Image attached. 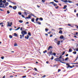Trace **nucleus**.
<instances>
[{
    "label": "nucleus",
    "instance_id": "nucleus-38",
    "mask_svg": "<svg viewBox=\"0 0 78 78\" xmlns=\"http://www.w3.org/2000/svg\"><path fill=\"white\" fill-rule=\"evenodd\" d=\"M48 53H49V54H50V55L52 54V51H51L50 52H48Z\"/></svg>",
    "mask_w": 78,
    "mask_h": 78
},
{
    "label": "nucleus",
    "instance_id": "nucleus-43",
    "mask_svg": "<svg viewBox=\"0 0 78 78\" xmlns=\"http://www.w3.org/2000/svg\"><path fill=\"white\" fill-rule=\"evenodd\" d=\"M68 2H69V3H73V2H72V1H68Z\"/></svg>",
    "mask_w": 78,
    "mask_h": 78
},
{
    "label": "nucleus",
    "instance_id": "nucleus-10",
    "mask_svg": "<svg viewBox=\"0 0 78 78\" xmlns=\"http://www.w3.org/2000/svg\"><path fill=\"white\" fill-rule=\"evenodd\" d=\"M50 48H53V47H52V46H49L48 48V50H50Z\"/></svg>",
    "mask_w": 78,
    "mask_h": 78
},
{
    "label": "nucleus",
    "instance_id": "nucleus-58",
    "mask_svg": "<svg viewBox=\"0 0 78 78\" xmlns=\"http://www.w3.org/2000/svg\"><path fill=\"white\" fill-rule=\"evenodd\" d=\"M45 76H45V75H44L43 76V78H45Z\"/></svg>",
    "mask_w": 78,
    "mask_h": 78
},
{
    "label": "nucleus",
    "instance_id": "nucleus-7",
    "mask_svg": "<svg viewBox=\"0 0 78 78\" xmlns=\"http://www.w3.org/2000/svg\"><path fill=\"white\" fill-rule=\"evenodd\" d=\"M61 1H62V2H64V3L68 2V1H67V0H61Z\"/></svg>",
    "mask_w": 78,
    "mask_h": 78
},
{
    "label": "nucleus",
    "instance_id": "nucleus-19",
    "mask_svg": "<svg viewBox=\"0 0 78 78\" xmlns=\"http://www.w3.org/2000/svg\"><path fill=\"white\" fill-rule=\"evenodd\" d=\"M57 43V45H60V41H58V42H57V43Z\"/></svg>",
    "mask_w": 78,
    "mask_h": 78
},
{
    "label": "nucleus",
    "instance_id": "nucleus-57",
    "mask_svg": "<svg viewBox=\"0 0 78 78\" xmlns=\"http://www.w3.org/2000/svg\"><path fill=\"white\" fill-rule=\"evenodd\" d=\"M9 7H10V8H13L12 6H11V5H9Z\"/></svg>",
    "mask_w": 78,
    "mask_h": 78
},
{
    "label": "nucleus",
    "instance_id": "nucleus-25",
    "mask_svg": "<svg viewBox=\"0 0 78 78\" xmlns=\"http://www.w3.org/2000/svg\"><path fill=\"white\" fill-rule=\"evenodd\" d=\"M54 59V57L53 56H52L51 58V60H53Z\"/></svg>",
    "mask_w": 78,
    "mask_h": 78
},
{
    "label": "nucleus",
    "instance_id": "nucleus-4",
    "mask_svg": "<svg viewBox=\"0 0 78 78\" xmlns=\"http://www.w3.org/2000/svg\"><path fill=\"white\" fill-rule=\"evenodd\" d=\"M66 66H67V69H69V67L71 68H73V66H70V65H69V64H68V63H66Z\"/></svg>",
    "mask_w": 78,
    "mask_h": 78
},
{
    "label": "nucleus",
    "instance_id": "nucleus-17",
    "mask_svg": "<svg viewBox=\"0 0 78 78\" xmlns=\"http://www.w3.org/2000/svg\"><path fill=\"white\" fill-rule=\"evenodd\" d=\"M11 3H12V4H13V5H16V3L15 2H10Z\"/></svg>",
    "mask_w": 78,
    "mask_h": 78
},
{
    "label": "nucleus",
    "instance_id": "nucleus-56",
    "mask_svg": "<svg viewBox=\"0 0 78 78\" xmlns=\"http://www.w3.org/2000/svg\"><path fill=\"white\" fill-rule=\"evenodd\" d=\"M45 1L44 0H41V2H43V3H44V2H45Z\"/></svg>",
    "mask_w": 78,
    "mask_h": 78
},
{
    "label": "nucleus",
    "instance_id": "nucleus-9",
    "mask_svg": "<svg viewBox=\"0 0 78 78\" xmlns=\"http://www.w3.org/2000/svg\"><path fill=\"white\" fill-rule=\"evenodd\" d=\"M28 12V11L27 10H26L25 12H24V14L25 15H26V16H27V14H28V12Z\"/></svg>",
    "mask_w": 78,
    "mask_h": 78
},
{
    "label": "nucleus",
    "instance_id": "nucleus-62",
    "mask_svg": "<svg viewBox=\"0 0 78 78\" xmlns=\"http://www.w3.org/2000/svg\"><path fill=\"white\" fill-rule=\"evenodd\" d=\"M60 71H61V69H58V72H60Z\"/></svg>",
    "mask_w": 78,
    "mask_h": 78
},
{
    "label": "nucleus",
    "instance_id": "nucleus-31",
    "mask_svg": "<svg viewBox=\"0 0 78 78\" xmlns=\"http://www.w3.org/2000/svg\"><path fill=\"white\" fill-rule=\"evenodd\" d=\"M39 20H43V18H39Z\"/></svg>",
    "mask_w": 78,
    "mask_h": 78
},
{
    "label": "nucleus",
    "instance_id": "nucleus-1",
    "mask_svg": "<svg viewBox=\"0 0 78 78\" xmlns=\"http://www.w3.org/2000/svg\"><path fill=\"white\" fill-rule=\"evenodd\" d=\"M49 3H50L49 5H50L51 4L50 3H51L52 5H53L54 6H58V5H57V4L55 3L54 2H50Z\"/></svg>",
    "mask_w": 78,
    "mask_h": 78
},
{
    "label": "nucleus",
    "instance_id": "nucleus-60",
    "mask_svg": "<svg viewBox=\"0 0 78 78\" xmlns=\"http://www.w3.org/2000/svg\"><path fill=\"white\" fill-rule=\"evenodd\" d=\"M22 28H23V27H21L20 29L21 31H22Z\"/></svg>",
    "mask_w": 78,
    "mask_h": 78
},
{
    "label": "nucleus",
    "instance_id": "nucleus-13",
    "mask_svg": "<svg viewBox=\"0 0 78 78\" xmlns=\"http://www.w3.org/2000/svg\"><path fill=\"white\" fill-rule=\"evenodd\" d=\"M29 37H30V36H28V35H27V37L26 36H25V39H28V38H29Z\"/></svg>",
    "mask_w": 78,
    "mask_h": 78
},
{
    "label": "nucleus",
    "instance_id": "nucleus-52",
    "mask_svg": "<svg viewBox=\"0 0 78 78\" xmlns=\"http://www.w3.org/2000/svg\"><path fill=\"white\" fill-rule=\"evenodd\" d=\"M20 39H22V35H20Z\"/></svg>",
    "mask_w": 78,
    "mask_h": 78
},
{
    "label": "nucleus",
    "instance_id": "nucleus-2",
    "mask_svg": "<svg viewBox=\"0 0 78 78\" xmlns=\"http://www.w3.org/2000/svg\"><path fill=\"white\" fill-rule=\"evenodd\" d=\"M21 33L22 34H24L25 35V34H27V32L24 30H22Z\"/></svg>",
    "mask_w": 78,
    "mask_h": 78
},
{
    "label": "nucleus",
    "instance_id": "nucleus-51",
    "mask_svg": "<svg viewBox=\"0 0 78 78\" xmlns=\"http://www.w3.org/2000/svg\"><path fill=\"white\" fill-rule=\"evenodd\" d=\"M65 54V52H63L62 53V55H64Z\"/></svg>",
    "mask_w": 78,
    "mask_h": 78
},
{
    "label": "nucleus",
    "instance_id": "nucleus-23",
    "mask_svg": "<svg viewBox=\"0 0 78 78\" xmlns=\"http://www.w3.org/2000/svg\"><path fill=\"white\" fill-rule=\"evenodd\" d=\"M30 15L31 16H33L34 17H36V18H37V17H36V16H34V14H33L32 13H31L30 14Z\"/></svg>",
    "mask_w": 78,
    "mask_h": 78
},
{
    "label": "nucleus",
    "instance_id": "nucleus-3",
    "mask_svg": "<svg viewBox=\"0 0 78 78\" xmlns=\"http://www.w3.org/2000/svg\"><path fill=\"white\" fill-rule=\"evenodd\" d=\"M6 0H4V1H2V0H0V4H1V3L3 4V3H6Z\"/></svg>",
    "mask_w": 78,
    "mask_h": 78
},
{
    "label": "nucleus",
    "instance_id": "nucleus-61",
    "mask_svg": "<svg viewBox=\"0 0 78 78\" xmlns=\"http://www.w3.org/2000/svg\"><path fill=\"white\" fill-rule=\"evenodd\" d=\"M68 26H69V27L71 26V25L70 24H68Z\"/></svg>",
    "mask_w": 78,
    "mask_h": 78
},
{
    "label": "nucleus",
    "instance_id": "nucleus-28",
    "mask_svg": "<svg viewBox=\"0 0 78 78\" xmlns=\"http://www.w3.org/2000/svg\"><path fill=\"white\" fill-rule=\"evenodd\" d=\"M8 2H6L5 4V6H8Z\"/></svg>",
    "mask_w": 78,
    "mask_h": 78
},
{
    "label": "nucleus",
    "instance_id": "nucleus-14",
    "mask_svg": "<svg viewBox=\"0 0 78 78\" xmlns=\"http://www.w3.org/2000/svg\"><path fill=\"white\" fill-rule=\"evenodd\" d=\"M31 17V16H30V15H28V17H26V18L27 19H30Z\"/></svg>",
    "mask_w": 78,
    "mask_h": 78
},
{
    "label": "nucleus",
    "instance_id": "nucleus-33",
    "mask_svg": "<svg viewBox=\"0 0 78 78\" xmlns=\"http://www.w3.org/2000/svg\"><path fill=\"white\" fill-rule=\"evenodd\" d=\"M19 22H20V23H22V22H23V20H20L19 21Z\"/></svg>",
    "mask_w": 78,
    "mask_h": 78
},
{
    "label": "nucleus",
    "instance_id": "nucleus-37",
    "mask_svg": "<svg viewBox=\"0 0 78 78\" xmlns=\"http://www.w3.org/2000/svg\"><path fill=\"white\" fill-rule=\"evenodd\" d=\"M38 20H39V18H37L36 19V21L37 22V21H38Z\"/></svg>",
    "mask_w": 78,
    "mask_h": 78
},
{
    "label": "nucleus",
    "instance_id": "nucleus-40",
    "mask_svg": "<svg viewBox=\"0 0 78 78\" xmlns=\"http://www.w3.org/2000/svg\"><path fill=\"white\" fill-rule=\"evenodd\" d=\"M14 47H16V46H17V44L15 43L14 44Z\"/></svg>",
    "mask_w": 78,
    "mask_h": 78
},
{
    "label": "nucleus",
    "instance_id": "nucleus-26",
    "mask_svg": "<svg viewBox=\"0 0 78 78\" xmlns=\"http://www.w3.org/2000/svg\"><path fill=\"white\" fill-rule=\"evenodd\" d=\"M20 27H19L17 29H15V31H17V30H19V29H20Z\"/></svg>",
    "mask_w": 78,
    "mask_h": 78
},
{
    "label": "nucleus",
    "instance_id": "nucleus-16",
    "mask_svg": "<svg viewBox=\"0 0 78 78\" xmlns=\"http://www.w3.org/2000/svg\"><path fill=\"white\" fill-rule=\"evenodd\" d=\"M60 38L61 39H64V36H61L60 37Z\"/></svg>",
    "mask_w": 78,
    "mask_h": 78
},
{
    "label": "nucleus",
    "instance_id": "nucleus-53",
    "mask_svg": "<svg viewBox=\"0 0 78 78\" xmlns=\"http://www.w3.org/2000/svg\"><path fill=\"white\" fill-rule=\"evenodd\" d=\"M53 55H54V56H55L56 55V54L55 53H53Z\"/></svg>",
    "mask_w": 78,
    "mask_h": 78
},
{
    "label": "nucleus",
    "instance_id": "nucleus-49",
    "mask_svg": "<svg viewBox=\"0 0 78 78\" xmlns=\"http://www.w3.org/2000/svg\"><path fill=\"white\" fill-rule=\"evenodd\" d=\"M62 56V55H60V57H59V59H61V58H62V57H61Z\"/></svg>",
    "mask_w": 78,
    "mask_h": 78
},
{
    "label": "nucleus",
    "instance_id": "nucleus-24",
    "mask_svg": "<svg viewBox=\"0 0 78 78\" xmlns=\"http://www.w3.org/2000/svg\"><path fill=\"white\" fill-rule=\"evenodd\" d=\"M14 36H17L18 35H17V34L15 33H14Z\"/></svg>",
    "mask_w": 78,
    "mask_h": 78
},
{
    "label": "nucleus",
    "instance_id": "nucleus-46",
    "mask_svg": "<svg viewBox=\"0 0 78 78\" xmlns=\"http://www.w3.org/2000/svg\"><path fill=\"white\" fill-rule=\"evenodd\" d=\"M77 59H78V55H77L76 59L75 60V61H76V60H77Z\"/></svg>",
    "mask_w": 78,
    "mask_h": 78
},
{
    "label": "nucleus",
    "instance_id": "nucleus-8",
    "mask_svg": "<svg viewBox=\"0 0 78 78\" xmlns=\"http://www.w3.org/2000/svg\"><path fill=\"white\" fill-rule=\"evenodd\" d=\"M54 60L55 61H60V59L58 58H55Z\"/></svg>",
    "mask_w": 78,
    "mask_h": 78
},
{
    "label": "nucleus",
    "instance_id": "nucleus-27",
    "mask_svg": "<svg viewBox=\"0 0 78 78\" xmlns=\"http://www.w3.org/2000/svg\"><path fill=\"white\" fill-rule=\"evenodd\" d=\"M55 2H56V3H59V2H58V1H56V0H53Z\"/></svg>",
    "mask_w": 78,
    "mask_h": 78
},
{
    "label": "nucleus",
    "instance_id": "nucleus-42",
    "mask_svg": "<svg viewBox=\"0 0 78 78\" xmlns=\"http://www.w3.org/2000/svg\"><path fill=\"white\" fill-rule=\"evenodd\" d=\"M55 9H58L59 8V6H57V7H55Z\"/></svg>",
    "mask_w": 78,
    "mask_h": 78
},
{
    "label": "nucleus",
    "instance_id": "nucleus-18",
    "mask_svg": "<svg viewBox=\"0 0 78 78\" xmlns=\"http://www.w3.org/2000/svg\"><path fill=\"white\" fill-rule=\"evenodd\" d=\"M67 5H65V6H64V7H63V9H66V7H67Z\"/></svg>",
    "mask_w": 78,
    "mask_h": 78
},
{
    "label": "nucleus",
    "instance_id": "nucleus-12",
    "mask_svg": "<svg viewBox=\"0 0 78 78\" xmlns=\"http://www.w3.org/2000/svg\"><path fill=\"white\" fill-rule=\"evenodd\" d=\"M31 20L32 22L36 23L35 22H34V18H33L32 19H31Z\"/></svg>",
    "mask_w": 78,
    "mask_h": 78
},
{
    "label": "nucleus",
    "instance_id": "nucleus-11",
    "mask_svg": "<svg viewBox=\"0 0 78 78\" xmlns=\"http://www.w3.org/2000/svg\"><path fill=\"white\" fill-rule=\"evenodd\" d=\"M2 4H0V8H6V7L4 6H2Z\"/></svg>",
    "mask_w": 78,
    "mask_h": 78
},
{
    "label": "nucleus",
    "instance_id": "nucleus-44",
    "mask_svg": "<svg viewBox=\"0 0 78 78\" xmlns=\"http://www.w3.org/2000/svg\"><path fill=\"white\" fill-rule=\"evenodd\" d=\"M18 14L19 15H21V14H22V13H21L20 12H18Z\"/></svg>",
    "mask_w": 78,
    "mask_h": 78
},
{
    "label": "nucleus",
    "instance_id": "nucleus-48",
    "mask_svg": "<svg viewBox=\"0 0 78 78\" xmlns=\"http://www.w3.org/2000/svg\"><path fill=\"white\" fill-rule=\"evenodd\" d=\"M7 13H8V14H9L10 13V12L9 11V10H8L7 11Z\"/></svg>",
    "mask_w": 78,
    "mask_h": 78
},
{
    "label": "nucleus",
    "instance_id": "nucleus-36",
    "mask_svg": "<svg viewBox=\"0 0 78 78\" xmlns=\"http://www.w3.org/2000/svg\"><path fill=\"white\" fill-rule=\"evenodd\" d=\"M47 50H46L44 51L43 52V53H47Z\"/></svg>",
    "mask_w": 78,
    "mask_h": 78
},
{
    "label": "nucleus",
    "instance_id": "nucleus-64",
    "mask_svg": "<svg viewBox=\"0 0 78 78\" xmlns=\"http://www.w3.org/2000/svg\"><path fill=\"white\" fill-rule=\"evenodd\" d=\"M2 78H5V76H4Z\"/></svg>",
    "mask_w": 78,
    "mask_h": 78
},
{
    "label": "nucleus",
    "instance_id": "nucleus-20",
    "mask_svg": "<svg viewBox=\"0 0 78 78\" xmlns=\"http://www.w3.org/2000/svg\"><path fill=\"white\" fill-rule=\"evenodd\" d=\"M72 50L71 48H69V52H72Z\"/></svg>",
    "mask_w": 78,
    "mask_h": 78
},
{
    "label": "nucleus",
    "instance_id": "nucleus-59",
    "mask_svg": "<svg viewBox=\"0 0 78 78\" xmlns=\"http://www.w3.org/2000/svg\"><path fill=\"white\" fill-rule=\"evenodd\" d=\"M0 11H3V9H1V8H0Z\"/></svg>",
    "mask_w": 78,
    "mask_h": 78
},
{
    "label": "nucleus",
    "instance_id": "nucleus-41",
    "mask_svg": "<svg viewBox=\"0 0 78 78\" xmlns=\"http://www.w3.org/2000/svg\"><path fill=\"white\" fill-rule=\"evenodd\" d=\"M73 53H74V55L76 54V51H74L73 52Z\"/></svg>",
    "mask_w": 78,
    "mask_h": 78
},
{
    "label": "nucleus",
    "instance_id": "nucleus-29",
    "mask_svg": "<svg viewBox=\"0 0 78 78\" xmlns=\"http://www.w3.org/2000/svg\"><path fill=\"white\" fill-rule=\"evenodd\" d=\"M59 62H61V63H63V64H66V63H65L64 62H63L61 61V60H60Z\"/></svg>",
    "mask_w": 78,
    "mask_h": 78
},
{
    "label": "nucleus",
    "instance_id": "nucleus-63",
    "mask_svg": "<svg viewBox=\"0 0 78 78\" xmlns=\"http://www.w3.org/2000/svg\"><path fill=\"white\" fill-rule=\"evenodd\" d=\"M74 37H75L76 38H78V37H76V36H74Z\"/></svg>",
    "mask_w": 78,
    "mask_h": 78
},
{
    "label": "nucleus",
    "instance_id": "nucleus-54",
    "mask_svg": "<svg viewBox=\"0 0 78 78\" xmlns=\"http://www.w3.org/2000/svg\"><path fill=\"white\" fill-rule=\"evenodd\" d=\"M34 70H35V71H37V69H36V68H34Z\"/></svg>",
    "mask_w": 78,
    "mask_h": 78
},
{
    "label": "nucleus",
    "instance_id": "nucleus-21",
    "mask_svg": "<svg viewBox=\"0 0 78 78\" xmlns=\"http://www.w3.org/2000/svg\"><path fill=\"white\" fill-rule=\"evenodd\" d=\"M62 31L61 30H60L59 32V33H60V34H62Z\"/></svg>",
    "mask_w": 78,
    "mask_h": 78
},
{
    "label": "nucleus",
    "instance_id": "nucleus-55",
    "mask_svg": "<svg viewBox=\"0 0 78 78\" xmlns=\"http://www.w3.org/2000/svg\"><path fill=\"white\" fill-rule=\"evenodd\" d=\"M1 59H4V57L3 56L1 57Z\"/></svg>",
    "mask_w": 78,
    "mask_h": 78
},
{
    "label": "nucleus",
    "instance_id": "nucleus-30",
    "mask_svg": "<svg viewBox=\"0 0 78 78\" xmlns=\"http://www.w3.org/2000/svg\"><path fill=\"white\" fill-rule=\"evenodd\" d=\"M60 61H64V59L62 58V60L60 59Z\"/></svg>",
    "mask_w": 78,
    "mask_h": 78
},
{
    "label": "nucleus",
    "instance_id": "nucleus-50",
    "mask_svg": "<svg viewBox=\"0 0 78 78\" xmlns=\"http://www.w3.org/2000/svg\"><path fill=\"white\" fill-rule=\"evenodd\" d=\"M3 22L0 23V25H3Z\"/></svg>",
    "mask_w": 78,
    "mask_h": 78
},
{
    "label": "nucleus",
    "instance_id": "nucleus-39",
    "mask_svg": "<svg viewBox=\"0 0 78 78\" xmlns=\"http://www.w3.org/2000/svg\"><path fill=\"white\" fill-rule=\"evenodd\" d=\"M78 64V63H72V64Z\"/></svg>",
    "mask_w": 78,
    "mask_h": 78
},
{
    "label": "nucleus",
    "instance_id": "nucleus-15",
    "mask_svg": "<svg viewBox=\"0 0 78 78\" xmlns=\"http://www.w3.org/2000/svg\"><path fill=\"white\" fill-rule=\"evenodd\" d=\"M17 8V6H14L13 7V9H16Z\"/></svg>",
    "mask_w": 78,
    "mask_h": 78
},
{
    "label": "nucleus",
    "instance_id": "nucleus-22",
    "mask_svg": "<svg viewBox=\"0 0 78 78\" xmlns=\"http://www.w3.org/2000/svg\"><path fill=\"white\" fill-rule=\"evenodd\" d=\"M45 31H46V32H47L48 31V29L47 28H46L45 29Z\"/></svg>",
    "mask_w": 78,
    "mask_h": 78
},
{
    "label": "nucleus",
    "instance_id": "nucleus-32",
    "mask_svg": "<svg viewBox=\"0 0 78 78\" xmlns=\"http://www.w3.org/2000/svg\"><path fill=\"white\" fill-rule=\"evenodd\" d=\"M68 59H69V57L66 58L65 59V61H68Z\"/></svg>",
    "mask_w": 78,
    "mask_h": 78
},
{
    "label": "nucleus",
    "instance_id": "nucleus-47",
    "mask_svg": "<svg viewBox=\"0 0 78 78\" xmlns=\"http://www.w3.org/2000/svg\"><path fill=\"white\" fill-rule=\"evenodd\" d=\"M26 76H22V78H26Z\"/></svg>",
    "mask_w": 78,
    "mask_h": 78
},
{
    "label": "nucleus",
    "instance_id": "nucleus-45",
    "mask_svg": "<svg viewBox=\"0 0 78 78\" xmlns=\"http://www.w3.org/2000/svg\"><path fill=\"white\" fill-rule=\"evenodd\" d=\"M77 34H78V32H76V34H75L74 35H75V36H76V35H77Z\"/></svg>",
    "mask_w": 78,
    "mask_h": 78
},
{
    "label": "nucleus",
    "instance_id": "nucleus-35",
    "mask_svg": "<svg viewBox=\"0 0 78 78\" xmlns=\"http://www.w3.org/2000/svg\"><path fill=\"white\" fill-rule=\"evenodd\" d=\"M9 37L10 39H12V36L11 35H9Z\"/></svg>",
    "mask_w": 78,
    "mask_h": 78
},
{
    "label": "nucleus",
    "instance_id": "nucleus-6",
    "mask_svg": "<svg viewBox=\"0 0 78 78\" xmlns=\"http://www.w3.org/2000/svg\"><path fill=\"white\" fill-rule=\"evenodd\" d=\"M54 41L55 43H57L58 42V38H56L54 40Z\"/></svg>",
    "mask_w": 78,
    "mask_h": 78
},
{
    "label": "nucleus",
    "instance_id": "nucleus-34",
    "mask_svg": "<svg viewBox=\"0 0 78 78\" xmlns=\"http://www.w3.org/2000/svg\"><path fill=\"white\" fill-rule=\"evenodd\" d=\"M28 34L29 36H31V33L30 32L28 33Z\"/></svg>",
    "mask_w": 78,
    "mask_h": 78
},
{
    "label": "nucleus",
    "instance_id": "nucleus-5",
    "mask_svg": "<svg viewBox=\"0 0 78 78\" xmlns=\"http://www.w3.org/2000/svg\"><path fill=\"white\" fill-rule=\"evenodd\" d=\"M7 23H8V25H7L8 27L9 26L10 27H11V25H12V22L10 23H10H9V22H8Z\"/></svg>",
    "mask_w": 78,
    "mask_h": 78
}]
</instances>
